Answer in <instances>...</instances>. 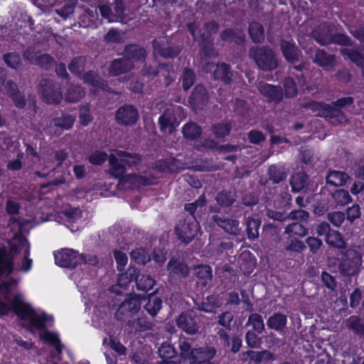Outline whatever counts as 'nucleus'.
<instances>
[{
    "instance_id": "1",
    "label": "nucleus",
    "mask_w": 364,
    "mask_h": 364,
    "mask_svg": "<svg viewBox=\"0 0 364 364\" xmlns=\"http://www.w3.org/2000/svg\"><path fill=\"white\" fill-rule=\"evenodd\" d=\"M11 259L5 249L0 250V295L10 305L9 307L0 301V316L6 314L11 308L21 320L28 321L33 326L43 330L46 327L45 323L51 320V317L45 313L41 316L37 314L28 304L23 301L20 294L13 293L17 286V280L7 278L13 272Z\"/></svg>"
},
{
    "instance_id": "2",
    "label": "nucleus",
    "mask_w": 364,
    "mask_h": 364,
    "mask_svg": "<svg viewBox=\"0 0 364 364\" xmlns=\"http://www.w3.org/2000/svg\"><path fill=\"white\" fill-rule=\"evenodd\" d=\"M143 298L142 296L134 293L127 294L126 299L118 306L114 318L132 326L134 323L132 318L139 312Z\"/></svg>"
},
{
    "instance_id": "3",
    "label": "nucleus",
    "mask_w": 364,
    "mask_h": 364,
    "mask_svg": "<svg viewBox=\"0 0 364 364\" xmlns=\"http://www.w3.org/2000/svg\"><path fill=\"white\" fill-rule=\"evenodd\" d=\"M362 266V255L357 250L342 251L338 258V272L343 277L356 276Z\"/></svg>"
},
{
    "instance_id": "4",
    "label": "nucleus",
    "mask_w": 364,
    "mask_h": 364,
    "mask_svg": "<svg viewBox=\"0 0 364 364\" xmlns=\"http://www.w3.org/2000/svg\"><path fill=\"white\" fill-rule=\"evenodd\" d=\"M249 55L264 71H272L278 67L276 55L269 46H253L250 48Z\"/></svg>"
},
{
    "instance_id": "5",
    "label": "nucleus",
    "mask_w": 364,
    "mask_h": 364,
    "mask_svg": "<svg viewBox=\"0 0 364 364\" xmlns=\"http://www.w3.org/2000/svg\"><path fill=\"white\" fill-rule=\"evenodd\" d=\"M38 91L43 101L48 105H59L63 97L60 85L50 78L40 81Z\"/></svg>"
},
{
    "instance_id": "6",
    "label": "nucleus",
    "mask_w": 364,
    "mask_h": 364,
    "mask_svg": "<svg viewBox=\"0 0 364 364\" xmlns=\"http://www.w3.org/2000/svg\"><path fill=\"white\" fill-rule=\"evenodd\" d=\"M139 119L137 108L131 104H124L118 107L114 114V121L117 124L123 127H132Z\"/></svg>"
},
{
    "instance_id": "7",
    "label": "nucleus",
    "mask_w": 364,
    "mask_h": 364,
    "mask_svg": "<svg viewBox=\"0 0 364 364\" xmlns=\"http://www.w3.org/2000/svg\"><path fill=\"white\" fill-rule=\"evenodd\" d=\"M199 318L193 309L183 311L176 319L178 328L189 335L199 333Z\"/></svg>"
},
{
    "instance_id": "8",
    "label": "nucleus",
    "mask_w": 364,
    "mask_h": 364,
    "mask_svg": "<svg viewBox=\"0 0 364 364\" xmlns=\"http://www.w3.org/2000/svg\"><path fill=\"white\" fill-rule=\"evenodd\" d=\"M257 90L269 102L278 105L283 100V89L279 85H272L260 81L257 85Z\"/></svg>"
},
{
    "instance_id": "9",
    "label": "nucleus",
    "mask_w": 364,
    "mask_h": 364,
    "mask_svg": "<svg viewBox=\"0 0 364 364\" xmlns=\"http://www.w3.org/2000/svg\"><path fill=\"white\" fill-rule=\"evenodd\" d=\"M152 47L154 53L166 59H173L181 52L180 46L168 42V41L154 39L152 41Z\"/></svg>"
},
{
    "instance_id": "10",
    "label": "nucleus",
    "mask_w": 364,
    "mask_h": 364,
    "mask_svg": "<svg viewBox=\"0 0 364 364\" xmlns=\"http://www.w3.org/2000/svg\"><path fill=\"white\" fill-rule=\"evenodd\" d=\"M54 257L55 264L61 267L75 269L78 264L79 254L71 249H62Z\"/></svg>"
},
{
    "instance_id": "11",
    "label": "nucleus",
    "mask_w": 364,
    "mask_h": 364,
    "mask_svg": "<svg viewBox=\"0 0 364 364\" xmlns=\"http://www.w3.org/2000/svg\"><path fill=\"white\" fill-rule=\"evenodd\" d=\"M16 242H18V244H15L14 243L12 245V247L10 250V251H6L9 254H10L11 257V262H13V259H14V256L18 253L20 252L19 250V245L23 247H26V250L24 252V255H23V264L21 265V269L23 270V271H28V269H30L31 267V264H32V260L31 259H29L28 257V255H29V246H28V242L27 241V240L26 239V237H24L22 235H19V236H17L16 237L14 238ZM4 249H5L6 250H7L5 247H4ZM3 250V248H0V250ZM14 264V263H12Z\"/></svg>"
},
{
    "instance_id": "12",
    "label": "nucleus",
    "mask_w": 364,
    "mask_h": 364,
    "mask_svg": "<svg viewBox=\"0 0 364 364\" xmlns=\"http://www.w3.org/2000/svg\"><path fill=\"white\" fill-rule=\"evenodd\" d=\"M167 270L169 276L177 277L183 279L189 277L191 267L183 259L172 257L167 264Z\"/></svg>"
},
{
    "instance_id": "13",
    "label": "nucleus",
    "mask_w": 364,
    "mask_h": 364,
    "mask_svg": "<svg viewBox=\"0 0 364 364\" xmlns=\"http://www.w3.org/2000/svg\"><path fill=\"white\" fill-rule=\"evenodd\" d=\"M82 80L85 84L90 85L94 90H100L109 93L114 92L107 81L93 70H88L85 72L83 74Z\"/></svg>"
},
{
    "instance_id": "14",
    "label": "nucleus",
    "mask_w": 364,
    "mask_h": 364,
    "mask_svg": "<svg viewBox=\"0 0 364 364\" xmlns=\"http://www.w3.org/2000/svg\"><path fill=\"white\" fill-rule=\"evenodd\" d=\"M208 95L206 88L201 84L193 88L188 97V102L194 109H201L207 105Z\"/></svg>"
},
{
    "instance_id": "15",
    "label": "nucleus",
    "mask_w": 364,
    "mask_h": 364,
    "mask_svg": "<svg viewBox=\"0 0 364 364\" xmlns=\"http://www.w3.org/2000/svg\"><path fill=\"white\" fill-rule=\"evenodd\" d=\"M279 46L282 55L287 63L295 64L299 61L301 51L294 42L282 39Z\"/></svg>"
},
{
    "instance_id": "16",
    "label": "nucleus",
    "mask_w": 364,
    "mask_h": 364,
    "mask_svg": "<svg viewBox=\"0 0 364 364\" xmlns=\"http://www.w3.org/2000/svg\"><path fill=\"white\" fill-rule=\"evenodd\" d=\"M109 164V173L111 176L119 179L120 181H128L130 179L131 177H127V175H125L127 169L123 161L117 155L110 154Z\"/></svg>"
},
{
    "instance_id": "17",
    "label": "nucleus",
    "mask_w": 364,
    "mask_h": 364,
    "mask_svg": "<svg viewBox=\"0 0 364 364\" xmlns=\"http://www.w3.org/2000/svg\"><path fill=\"white\" fill-rule=\"evenodd\" d=\"M303 107L306 109L311 110L312 112H322L323 114H319L320 116L325 115L326 117L333 118L338 116L343 115L342 112H339V114H336L335 112L337 111V109L334 108L331 105L326 104L325 102H317L315 100H310L306 102Z\"/></svg>"
},
{
    "instance_id": "18",
    "label": "nucleus",
    "mask_w": 364,
    "mask_h": 364,
    "mask_svg": "<svg viewBox=\"0 0 364 364\" xmlns=\"http://www.w3.org/2000/svg\"><path fill=\"white\" fill-rule=\"evenodd\" d=\"M216 354V350L211 346L194 348L189 364H203L209 362Z\"/></svg>"
},
{
    "instance_id": "19",
    "label": "nucleus",
    "mask_w": 364,
    "mask_h": 364,
    "mask_svg": "<svg viewBox=\"0 0 364 364\" xmlns=\"http://www.w3.org/2000/svg\"><path fill=\"white\" fill-rule=\"evenodd\" d=\"M134 68V65L129 59L124 56L121 58H116L111 61L108 72L111 76L116 77L125 74Z\"/></svg>"
},
{
    "instance_id": "20",
    "label": "nucleus",
    "mask_w": 364,
    "mask_h": 364,
    "mask_svg": "<svg viewBox=\"0 0 364 364\" xmlns=\"http://www.w3.org/2000/svg\"><path fill=\"white\" fill-rule=\"evenodd\" d=\"M82 211L79 207L68 205L64 210L59 213L58 218L63 220V225L67 228L73 225L82 218Z\"/></svg>"
},
{
    "instance_id": "21",
    "label": "nucleus",
    "mask_w": 364,
    "mask_h": 364,
    "mask_svg": "<svg viewBox=\"0 0 364 364\" xmlns=\"http://www.w3.org/2000/svg\"><path fill=\"white\" fill-rule=\"evenodd\" d=\"M124 54L125 58L129 61L133 60L140 63H144L147 57L146 49L135 43L127 44L124 48Z\"/></svg>"
},
{
    "instance_id": "22",
    "label": "nucleus",
    "mask_w": 364,
    "mask_h": 364,
    "mask_svg": "<svg viewBox=\"0 0 364 364\" xmlns=\"http://www.w3.org/2000/svg\"><path fill=\"white\" fill-rule=\"evenodd\" d=\"M194 308L199 311L206 313H214L215 309L221 306V303L218 299V296L211 294L202 299V301L198 302L194 300Z\"/></svg>"
},
{
    "instance_id": "23",
    "label": "nucleus",
    "mask_w": 364,
    "mask_h": 364,
    "mask_svg": "<svg viewBox=\"0 0 364 364\" xmlns=\"http://www.w3.org/2000/svg\"><path fill=\"white\" fill-rule=\"evenodd\" d=\"M350 179L346 172L336 170L328 171L326 176V183L334 187L344 186Z\"/></svg>"
},
{
    "instance_id": "24",
    "label": "nucleus",
    "mask_w": 364,
    "mask_h": 364,
    "mask_svg": "<svg viewBox=\"0 0 364 364\" xmlns=\"http://www.w3.org/2000/svg\"><path fill=\"white\" fill-rule=\"evenodd\" d=\"M309 176L304 172L299 171L294 173L291 177L290 185L294 193H299L307 188Z\"/></svg>"
},
{
    "instance_id": "25",
    "label": "nucleus",
    "mask_w": 364,
    "mask_h": 364,
    "mask_svg": "<svg viewBox=\"0 0 364 364\" xmlns=\"http://www.w3.org/2000/svg\"><path fill=\"white\" fill-rule=\"evenodd\" d=\"M314 62L325 70L333 68L336 63L334 55L328 54L323 49H317Z\"/></svg>"
},
{
    "instance_id": "26",
    "label": "nucleus",
    "mask_w": 364,
    "mask_h": 364,
    "mask_svg": "<svg viewBox=\"0 0 364 364\" xmlns=\"http://www.w3.org/2000/svg\"><path fill=\"white\" fill-rule=\"evenodd\" d=\"M222 41L242 45L245 42V35L242 31H236L233 28H225L220 33Z\"/></svg>"
},
{
    "instance_id": "27",
    "label": "nucleus",
    "mask_w": 364,
    "mask_h": 364,
    "mask_svg": "<svg viewBox=\"0 0 364 364\" xmlns=\"http://www.w3.org/2000/svg\"><path fill=\"white\" fill-rule=\"evenodd\" d=\"M163 114H166V118L171 124V130H168V134H171L176 131L177 127L181 123L183 107L177 106L172 109L167 108L164 111Z\"/></svg>"
},
{
    "instance_id": "28",
    "label": "nucleus",
    "mask_w": 364,
    "mask_h": 364,
    "mask_svg": "<svg viewBox=\"0 0 364 364\" xmlns=\"http://www.w3.org/2000/svg\"><path fill=\"white\" fill-rule=\"evenodd\" d=\"M117 155L120 157L127 170L137 168L141 160L139 154L126 151H118Z\"/></svg>"
},
{
    "instance_id": "29",
    "label": "nucleus",
    "mask_w": 364,
    "mask_h": 364,
    "mask_svg": "<svg viewBox=\"0 0 364 364\" xmlns=\"http://www.w3.org/2000/svg\"><path fill=\"white\" fill-rule=\"evenodd\" d=\"M203 129L200 126L193 122L186 123L182 128V134L186 139L194 141L200 137Z\"/></svg>"
},
{
    "instance_id": "30",
    "label": "nucleus",
    "mask_w": 364,
    "mask_h": 364,
    "mask_svg": "<svg viewBox=\"0 0 364 364\" xmlns=\"http://www.w3.org/2000/svg\"><path fill=\"white\" fill-rule=\"evenodd\" d=\"M269 179L274 184H278L287 178L285 168L280 165L272 164L268 168Z\"/></svg>"
},
{
    "instance_id": "31",
    "label": "nucleus",
    "mask_w": 364,
    "mask_h": 364,
    "mask_svg": "<svg viewBox=\"0 0 364 364\" xmlns=\"http://www.w3.org/2000/svg\"><path fill=\"white\" fill-rule=\"evenodd\" d=\"M85 95V90L81 85H70L65 94V100L68 102H77Z\"/></svg>"
},
{
    "instance_id": "32",
    "label": "nucleus",
    "mask_w": 364,
    "mask_h": 364,
    "mask_svg": "<svg viewBox=\"0 0 364 364\" xmlns=\"http://www.w3.org/2000/svg\"><path fill=\"white\" fill-rule=\"evenodd\" d=\"M297 81L293 76L284 77L282 82L283 93L286 98H294L298 94Z\"/></svg>"
},
{
    "instance_id": "33",
    "label": "nucleus",
    "mask_w": 364,
    "mask_h": 364,
    "mask_svg": "<svg viewBox=\"0 0 364 364\" xmlns=\"http://www.w3.org/2000/svg\"><path fill=\"white\" fill-rule=\"evenodd\" d=\"M325 232L328 230L326 236V242L336 248L344 249L346 247V242L343 240L342 235L338 231L334 229H320Z\"/></svg>"
},
{
    "instance_id": "34",
    "label": "nucleus",
    "mask_w": 364,
    "mask_h": 364,
    "mask_svg": "<svg viewBox=\"0 0 364 364\" xmlns=\"http://www.w3.org/2000/svg\"><path fill=\"white\" fill-rule=\"evenodd\" d=\"M8 85L9 97L14 102L15 106L18 109H23L26 105L25 97L20 93L15 83L9 82Z\"/></svg>"
},
{
    "instance_id": "35",
    "label": "nucleus",
    "mask_w": 364,
    "mask_h": 364,
    "mask_svg": "<svg viewBox=\"0 0 364 364\" xmlns=\"http://www.w3.org/2000/svg\"><path fill=\"white\" fill-rule=\"evenodd\" d=\"M267 326L271 329L283 331L287 324V316L279 313H275L267 321Z\"/></svg>"
},
{
    "instance_id": "36",
    "label": "nucleus",
    "mask_w": 364,
    "mask_h": 364,
    "mask_svg": "<svg viewBox=\"0 0 364 364\" xmlns=\"http://www.w3.org/2000/svg\"><path fill=\"white\" fill-rule=\"evenodd\" d=\"M248 32L252 41L255 43H262L264 39V28L258 22L250 23Z\"/></svg>"
},
{
    "instance_id": "37",
    "label": "nucleus",
    "mask_w": 364,
    "mask_h": 364,
    "mask_svg": "<svg viewBox=\"0 0 364 364\" xmlns=\"http://www.w3.org/2000/svg\"><path fill=\"white\" fill-rule=\"evenodd\" d=\"M139 277V270L135 267H129L124 273L119 275L118 281L119 285L121 287L127 289L128 284L136 277Z\"/></svg>"
},
{
    "instance_id": "38",
    "label": "nucleus",
    "mask_w": 364,
    "mask_h": 364,
    "mask_svg": "<svg viewBox=\"0 0 364 364\" xmlns=\"http://www.w3.org/2000/svg\"><path fill=\"white\" fill-rule=\"evenodd\" d=\"M346 327L360 336H364V322L357 316H352L346 320Z\"/></svg>"
},
{
    "instance_id": "39",
    "label": "nucleus",
    "mask_w": 364,
    "mask_h": 364,
    "mask_svg": "<svg viewBox=\"0 0 364 364\" xmlns=\"http://www.w3.org/2000/svg\"><path fill=\"white\" fill-rule=\"evenodd\" d=\"M341 53L344 57L348 58L358 68L362 66L364 63V55L355 49L343 48L341 49Z\"/></svg>"
},
{
    "instance_id": "40",
    "label": "nucleus",
    "mask_w": 364,
    "mask_h": 364,
    "mask_svg": "<svg viewBox=\"0 0 364 364\" xmlns=\"http://www.w3.org/2000/svg\"><path fill=\"white\" fill-rule=\"evenodd\" d=\"M3 60L9 68L14 70H17L22 65L21 55L15 51L4 53Z\"/></svg>"
},
{
    "instance_id": "41",
    "label": "nucleus",
    "mask_w": 364,
    "mask_h": 364,
    "mask_svg": "<svg viewBox=\"0 0 364 364\" xmlns=\"http://www.w3.org/2000/svg\"><path fill=\"white\" fill-rule=\"evenodd\" d=\"M158 353L162 358V361H171V359L176 358L178 352L174 347L168 342H164L158 349Z\"/></svg>"
},
{
    "instance_id": "42",
    "label": "nucleus",
    "mask_w": 364,
    "mask_h": 364,
    "mask_svg": "<svg viewBox=\"0 0 364 364\" xmlns=\"http://www.w3.org/2000/svg\"><path fill=\"white\" fill-rule=\"evenodd\" d=\"M329 29H325L323 28H318V29H314L312 31L313 37L315 41L321 46H326L331 44V34L329 33Z\"/></svg>"
},
{
    "instance_id": "43",
    "label": "nucleus",
    "mask_w": 364,
    "mask_h": 364,
    "mask_svg": "<svg viewBox=\"0 0 364 364\" xmlns=\"http://www.w3.org/2000/svg\"><path fill=\"white\" fill-rule=\"evenodd\" d=\"M35 64L41 68L49 71L56 64L55 59L48 53H43L36 57Z\"/></svg>"
},
{
    "instance_id": "44",
    "label": "nucleus",
    "mask_w": 364,
    "mask_h": 364,
    "mask_svg": "<svg viewBox=\"0 0 364 364\" xmlns=\"http://www.w3.org/2000/svg\"><path fill=\"white\" fill-rule=\"evenodd\" d=\"M201 41L199 43L200 53L207 58H211L214 55V43L212 38L200 36Z\"/></svg>"
},
{
    "instance_id": "45",
    "label": "nucleus",
    "mask_w": 364,
    "mask_h": 364,
    "mask_svg": "<svg viewBox=\"0 0 364 364\" xmlns=\"http://www.w3.org/2000/svg\"><path fill=\"white\" fill-rule=\"evenodd\" d=\"M162 306V300L154 294H150L148 298V302L144 306L146 311L151 316H156Z\"/></svg>"
},
{
    "instance_id": "46",
    "label": "nucleus",
    "mask_w": 364,
    "mask_h": 364,
    "mask_svg": "<svg viewBox=\"0 0 364 364\" xmlns=\"http://www.w3.org/2000/svg\"><path fill=\"white\" fill-rule=\"evenodd\" d=\"M232 130V125L229 122L217 123L212 127V132L218 139H223L228 136Z\"/></svg>"
},
{
    "instance_id": "47",
    "label": "nucleus",
    "mask_w": 364,
    "mask_h": 364,
    "mask_svg": "<svg viewBox=\"0 0 364 364\" xmlns=\"http://www.w3.org/2000/svg\"><path fill=\"white\" fill-rule=\"evenodd\" d=\"M130 256L136 263L144 265L151 261L149 252L144 247H139L132 250L130 253Z\"/></svg>"
},
{
    "instance_id": "48",
    "label": "nucleus",
    "mask_w": 364,
    "mask_h": 364,
    "mask_svg": "<svg viewBox=\"0 0 364 364\" xmlns=\"http://www.w3.org/2000/svg\"><path fill=\"white\" fill-rule=\"evenodd\" d=\"M53 122L55 127L68 130L73 127L75 119L70 114H63L61 117H55Z\"/></svg>"
},
{
    "instance_id": "49",
    "label": "nucleus",
    "mask_w": 364,
    "mask_h": 364,
    "mask_svg": "<svg viewBox=\"0 0 364 364\" xmlns=\"http://www.w3.org/2000/svg\"><path fill=\"white\" fill-rule=\"evenodd\" d=\"M155 280L149 275L141 274L136 279V284L138 290L148 291L155 284Z\"/></svg>"
},
{
    "instance_id": "50",
    "label": "nucleus",
    "mask_w": 364,
    "mask_h": 364,
    "mask_svg": "<svg viewBox=\"0 0 364 364\" xmlns=\"http://www.w3.org/2000/svg\"><path fill=\"white\" fill-rule=\"evenodd\" d=\"M304 68V64L300 63L297 65L290 66L289 70V75L293 76L296 80L298 85L301 87H304L306 83V78L303 73Z\"/></svg>"
},
{
    "instance_id": "51",
    "label": "nucleus",
    "mask_w": 364,
    "mask_h": 364,
    "mask_svg": "<svg viewBox=\"0 0 364 364\" xmlns=\"http://www.w3.org/2000/svg\"><path fill=\"white\" fill-rule=\"evenodd\" d=\"M213 75L215 78L220 80L225 83L229 82L231 78L230 65L226 63L218 65L214 70Z\"/></svg>"
},
{
    "instance_id": "52",
    "label": "nucleus",
    "mask_w": 364,
    "mask_h": 364,
    "mask_svg": "<svg viewBox=\"0 0 364 364\" xmlns=\"http://www.w3.org/2000/svg\"><path fill=\"white\" fill-rule=\"evenodd\" d=\"M112 9V17L111 21L122 22L126 18L125 7L122 0H116Z\"/></svg>"
},
{
    "instance_id": "53",
    "label": "nucleus",
    "mask_w": 364,
    "mask_h": 364,
    "mask_svg": "<svg viewBox=\"0 0 364 364\" xmlns=\"http://www.w3.org/2000/svg\"><path fill=\"white\" fill-rule=\"evenodd\" d=\"M332 198L336 205L343 206L352 201L349 192L344 189H337L332 193Z\"/></svg>"
},
{
    "instance_id": "54",
    "label": "nucleus",
    "mask_w": 364,
    "mask_h": 364,
    "mask_svg": "<svg viewBox=\"0 0 364 364\" xmlns=\"http://www.w3.org/2000/svg\"><path fill=\"white\" fill-rule=\"evenodd\" d=\"M199 229H176L178 240L187 245L197 235Z\"/></svg>"
},
{
    "instance_id": "55",
    "label": "nucleus",
    "mask_w": 364,
    "mask_h": 364,
    "mask_svg": "<svg viewBox=\"0 0 364 364\" xmlns=\"http://www.w3.org/2000/svg\"><path fill=\"white\" fill-rule=\"evenodd\" d=\"M195 270H196L195 274L196 276L200 279L205 281L203 285H205L207 281H210L212 279V269L209 265L207 264H199L197 266H193V267Z\"/></svg>"
},
{
    "instance_id": "56",
    "label": "nucleus",
    "mask_w": 364,
    "mask_h": 364,
    "mask_svg": "<svg viewBox=\"0 0 364 364\" xmlns=\"http://www.w3.org/2000/svg\"><path fill=\"white\" fill-rule=\"evenodd\" d=\"M182 87L184 90H189L196 81V74L194 71L188 68H185L183 70L182 76Z\"/></svg>"
},
{
    "instance_id": "57",
    "label": "nucleus",
    "mask_w": 364,
    "mask_h": 364,
    "mask_svg": "<svg viewBox=\"0 0 364 364\" xmlns=\"http://www.w3.org/2000/svg\"><path fill=\"white\" fill-rule=\"evenodd\" d=\"M309 218V213L302 209L293 210L288 214V220L299 223V228H304L301 223H306Z\"/></svg>"
},
{
    "instance_id": "58",
    "label": "nucleus",
    "mask_w": 364,
    "mask_h": 364,
    "mask_svg": "<svg viewBox=\"0 0 364 364\" xmlns=\"http://www.w3.org/2000/svg\"><path fill=\"white\" fill-rule=\"evenodd\" d=\"M245 355H247L251 360L255 361L256 363L274 359V355L268 350H262L259 352L248 350L245 353Z\"/></svg>"
},
{
    "instance_id": "59",
    "label": "nucleus",
    "mask_w": 364,
    "mask_h": 364,
    "mask_svg": "<svg viewBox=\"0 0 364 364\" xmlns=\"http://www.w3.org/2000/svg\"><path fill=\"white\" fill-rule=\"evenodd\" d=\"M108 159L107 154L101 150H95L87 157L88 162L94 166H102Z\"/></svg>"
},
{
    "instance_id": "60",
    "label": "nucleus",
    "mask_w": 364,
    "mask_h": 364,
    "mask_svg": "<svg viewBox=\"0 0 364 364\" xmlns=\"http://www.w3.org/2000/svg\"><path fill=\"white\" fill-rule=\"evenodd\" d=\"M217 203L223 207H230L235 201V196L230 191H223L215 198Z\"/></svg>"
},
{
    "instance_id": "61",
    "label": "nucleus",
    "mask_w": 364,
    "mask_h": 364,
    "mask_svg": "<svg viewBox=\"0 0 364 364\" xmlns=\"http://www.w3.org/2000/svg\"><path fill=\"white\" fill-rule=\"evenodd\" d=\"M262 213L259 211L257 213L245 215V224L246 228H260L262 223Z\"/></svg>"
},
{
    "instance_id": "62",
    "label": "nucleus",
    "mask_w": 364,
    "mask_h": 364,
    "mask_svg": "<svg viewBox=\"0 0 364 364\" xmlns=\"http://www.w3.org/2000/svg\"><path fill=\"white\" fill-rule=\"evenodd\" d=\"M193 348L190 343L183 341L179 343V357L182 360L191 361V356L193 355Z\"/></svg>"
},
{
    "instance_id": "63",
    "label": "nucleus",
    "mask_w": 364,
    "mask_h": 364,
    "mask_svg": "<svg viewBox=\"0 0 364 364\" xmlns=\"http://www.w3.org/2000/svg\"><path fill=\"white\" fill-rule=\"evenodd\" d=\"M94 119L88 105H82L79 109V120L82 126H87Z\"/></svg>"
},
{
    "instance_id": "64",
    "label": "nucleus",
    "mask_w": 364,
    "mask_h": 364,
    "mask_svg": "<svg viewBox=\"0 0 364 364\" xmlns=\"http://www.w3.org/2000/svg\"><path fill=\"white\" fill-rule=\"evenodd\" d=\"M252 323L253 329L258 333H262L264 330V324L262 317L260 314L255 313L250 315L248 318L247 324Z\"/></svg>"
}]
</instances>
